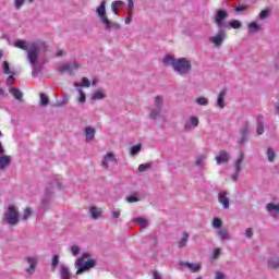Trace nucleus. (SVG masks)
Wrapping results in <instances>:
<instances>
[{
  "mask_svg": "<svg viewBox=\"0 0 279 279\" xmlns=\"http://www.w3.org/2000/svg\"><path fill=\"white\" fill-rule=\"evenodd\" d=\"M25 3H34V0H14V5L16 10H21Z\"/></svg>",
  "mask_w": 279,
  "mask_h": 279,
  "instance_id": "37",
  "label": "nucleus"
},
{
  "mask_svg": "<svg viewBox=\"0 0 279 279\" xmlns=\"http://www.w3.org/2000/svg\"><path fill=\"white\" fill-rule=\"evenodd\" d=\"M228 95V89H221L218 93L217 100H216V108L219 110H223L226 108V96Z\"/></svg>",
  "mask_w": 279,
  "mask_h": 279,
  "instance_id": "15",
  "label": "nucleus"
},
{
  "mask_svg": "<svg viewBox=\"0 0 279 279\" xmlns=\"http://www.w3.org/2000/svg\"><path fill=\"white\" fill-rule=\"evenodd\" d=\"M189 238H190L189 233L184 232L182 234V238L178 241L179 250H184V247H186V245H189Z\"/></svg>",
  "mask_w": 279,
  "mask_h": 279,
  "instance_id": "28",
  "label": "nucleus"
},
{
  "mask_svg": "<svg viewBox=\"0 0 279 279\" xmlns=\"http://www.w3.org/2000/svg\"><path fill=\"white\" fill-rule=\"evenodd\" d=\"M96 14L104 26L105 32H119L121 31V24L108 19V13L106 12V0H102L100 5L96 8Z\"/></svg>",
  "mask_w": 279,
  "mask_h": 279,
  "instance_id": "3",
  "label": "nucleus"
},
{
  "mask_svg": "<svg viewBox=\"0 0 279 279\" xmlns=\"http://www.w3.org/2000/svg\"><path fill=\"white\" fill-rule=\"evenodd\" d=\"M102 213H104V209L99 207H95V206L89 207V215L92 219H95V220L99 219Z\"/></svg>",
  "mask_w": 279,
  "mask_h": 279,
  "instance_id": "26",
  "label": "nucleus"
},
{
  "mask_svg": "<svg viewBox=\"0 0 279 279\" xmlns=\"http://www.w3.org/2000/svg\"><path fill=\"white\" fill-rule=\"evenodd\" d=\"M40 106H49V98L45 94H40Z\"/></svg>",
  "mask_w": 279,
  "mask_h": 279,
  "instance_id": "47",
  "label": "nucleus"
},
{
  "mask_svg": "<svg viewBox=\"0 0 279 279\" xmlns=\"http://www.w3.org/2000/svg\"><path fill=\"white\" fill-rule=\"evenodd\" d=\"M133 223H137L142 230H145L149 226L147 219L144 218H134Z\"/></svg>",
  "mask_w": 279,
  "mask_h": 279,
  "instance_id": "32",
  "label": "nucleus"
},
{
  "mask_svg": "<svg viewBox=\"0 0 279 279\" xmlns=\"http://www.w3.org/2000/svg\"><path fill=\"white\" fill-rule=\"evenodd\" d=\"M111 12H112V14H114L116 16L119 15V11H117V8L111 7Z\"/></svg>",
  "mask_w": 279,
  "mask_h": 279,
  "instance_id": "62",
  "label": "nucleus"
},
{
  "mask_svg": "<svg viewBox=\"0 0 279 279\" xmlns=\"http://www.w3.org/2000/svg\"><path fill=\"white\" fill-rule=\"evenodd\" d=\"M162 62L165 66H171L174 73L181 76L189 75L193 71V64L189 58L175 59L174 57L166 56Z\"/></svg>",
  "mask_w": 279,
  "mask_h": 279,
  "instance_id": "2",
  "label": "nucleus"
},
{
  "mask_svg": "<svg viewBox=\"0 0 279 279\" xmlns=\"http://www.w3.org/2000/svg\"><path fill=\"white\" fill-rule=\"evenodd\" d=\"M221 256V248H215L211 255L213 260H217Z\"/></svg>",
  "mask_w": 279,
  "mask_h": 279,
  "instance_id": "49",
  "label": "nucleus"
},
{
  "mask_svg": "<svg viewBox=\"0 0 279 279\" xmlns=\"http://www.w3.org/2000/svg\"><path fill=\"white\" fill-rule=\"evenodd\" d=\"M215 160L217 165H228L230 162V153L228 150H220Z\"/></svg>",
  "mask_w": 279,
  "mask_h": 279,
  "instance_id": "14",
  "label": "nucleus"
},
{
  "mask_svg": "<svg viewBox=\"0 0 279 279\" xmlns=\"http://www.w3.org/2000/svg\"><path fill=\"white\" fill-rule=\"evenodd\" d=\"M180 266L187 267V269H191L193 271V274H195L202 269V264H191V263H186V262H181Z\"/></svg>",
  "mask_w": 279,
  "mask_h": 279,
  "instance_id": "24",
  "label": "nucleus"
},
{
  "mask_svg": "<svg viewBox=\"0 0 279 279\" xmlns=\"http://www.w3.org/2000/svg\"><path fill=\"white\" fill-rule=\"evenodd\" d=\"M110 162H117V155L113 151L106 153L100 161L102 169H110Z\"/></svg>",
  "mask_w": 279,
  "mask_h": 279,
  "instance_id": "9",
  "label": "nucleus"
},
{
  "mask_svg": "<svg viewBox=\"0 0 279 279\" xmlns=\"http://www.w3.org/2000/svg\"><path fill=\"white\" fill-rule=\"evenodd\" d=\"M92 101H101V99H106V90L97 89L90 96Z\"/></svg>",
  "mask_w": 279,
  "mask_h": 279,
  "instance_id": "21",
  "label": "nucleus"
},
{
  "mask_svg": "<svg viewBox=\"0 0 279 279\" xmlns=\"http://www.w3.org/2000/svg\"><path fill=\"white\" fill-rule=\"evenodd\" d=\"M124 23L125 25H130V23H132V13H130V15L125 17Z\"/></svg>",
  "mask_w": 279,
  "mask_h": 279,
  "instance_id": "61",
  "label": "nucleus"
},
{
  "mask_svg": "<svg viewBox=\"0 0 279 279\" xmlns=\"http://www.w3.org/2000/svg\"><path fill=\"white\" fill-rule=\"evenodd\" d=\"M269 9H265L259 13L260 21H265V19L269 17Z\"/></svg>",
  "mask_w": 279,
  "mask_h": 279,
  "instance_id": "48",
  "label": "nucleus"
},
{
  "mask_svg": "<svg viewBox=\"0 0 279 279\" xmlns=\"http://www.w3.org/2000/svg\"><path fill=\"white\" fill-rule=\"evenodd\" d=\"M142 149H143L142 144L134 145L130 148V155L131 156H138V154H141Z\"/></svg>",
  "mask_w": 279,
  "mask_h": 279,
  "instance_id": "35",
  "label": "nucleus"
},
{
  "mask_svg": "<svg viewBox=\"0 0 279 279\" xmlns=\"http://www.w3.org/2000/svg\"><path fill=\"white\" fill-rule=\"evenodd\" d=\"M241 22H239V20H234V21H231L229 22V26L232 28V29H241Z\"/></svg>",
  "mask_w": 279,
  "mask_h": 279,
  "instance_id": "45",
  "label": "nucleus"
},
{
  "mask_svg": "<svg viewBox=\"0 0 279 279\" xmlns=\"http://www.w3.org/2000/svg\"><path fill=\"white\" fill-rule=\"evenodd\" d=\"M266 156L268 162H276V150H274L271 147H268L266 150Z\"/></svg>",
  "mask_w": 279,
  "mask_h": 279,
  "instance_id": "34",
  "label": "nucleus"
},
{
  "mask_svg": "<svg viewBox=\"0 0 279 279\" xmlns=\"http://www.w3.org/2000/svg\"><path fill=\"white\" fill-rule=\"evenodd\" d=\"M71 252H72V255H73V256H78V255H80V246L73 245V246L71 247Z\"/></svg>",
  "mask_w": 279,
  "mask_h": 279,
  "instance_id": "52",
  "label": "nucleus"
},
{
  "mask_svg": "<svg viewBox=\"0 0 279 279\" xmlns=\"http://www.w3.org/2000/svg\"><path fill=\"white\" fill-rule=\"evenodd\" d=\"M226 19H228V12L226 10L219 9L216 11L214 23L219 29H223V21H226Z\"/></svg>",
  "mask_w": 279,
  "mask_h": 279,
  "instance_id": "10",
  "label": "nucleus"
},
{
  "mask_svg": "<svg viewBox=\"0 0 279 279\" xmlns=\"http://www.w3.org/2000/svg\"><path fill=\"white\" fill-rule=\"evenodd\" d=\"M13 47L27 52V60L33 69L32 75L33 77H38V73L43 71V68L38 65V53L43 49H47V43L43 40L27 41L25 39H17L13 43Z\"/></svg>",
  "mask_w": 279,
  "mask_h": 279,
  "instance_id": "1",
  "label": "nucleus"
},
{
  "mask_svg": "<svg viewBox=\"0 0 279 279\" xmlns=\"http://www.w3.org/2000/svg\"><path fill=\"white\" fill-rule=\"evenodd\" d=\"M250 134V124H244L240 130V143L243 145L247 143V135Z\"/></svg>",
  "mask_w": 279,
  "mask_h": 279,
  "instance_id": "18",
  "label": "nucleus"
},
{
  "mask_svg": "<svg viewBox=\"0 0 279 279\" xmlns=\"http://www.w3.org/2000/svg\"><path fill=\"white\" fill-rule=\"evenodd\" d=\"M162 106H165V97L163 96H156L154 98V108L162 110Z\"/></svg>",
  "mask_w": 279,
  "mask_h": 279,
  "instance_id": "29",
  "label": "nucleus"
},
{
  "mask_svg": "<svg viewBox=\"0 0 279 279\" xmlns=\"http://www.w3.org/2000/svg\"><path fill=\"white\" fill-rule=\"evenodd\" d=\"M215 279H226V274L221 271H216Z\"/></svg>",
  "mask_w": 279,
  "mask_h": 279,
  "instance_id": "57",
  "label": "nucleus"
},
{
  "mask_svg": "<svg viewBox=\"0 0 279 279\" xmlns=\"http://www.w3.org/2000/svg\"><path fill=\"white\" fill-rule=\"evenodd\" d=\"M221 226H223V222L219 218L213 219V228H216L217 230H221Z\"/></svg>",
  "mask_w": 279,
  "mask_h": 279,
  "instance_id": "42",
  "label": "nucleus"
},
{
  "mask_svg": "<svg viewBox=\"0 0 279 279\" xmlns=\"http://www.w3.org/2000/svg\"><path fill=\"white\" fill-rule=\"evenodd\" d=\"M226 38H228L226 31H223V28H220V31L215 36L209 37V43H211L214 47H221Z\"/></svg>",
  "mask_w": 279,
  "mask_h": 279,
  "instance_id": "7",
  "label": "nucleus"
},
{
  "mask_svg": "<svg viewBox=\"0 0 279 279\" xmlns=\"http://www.w3.org/2000/svg\"><path fill=\"white\" fill-rule=\"evenodd\" d=\"M14 80H16L14 75L10 74V76L7 78L8 86H12V84H14Z\"/></svg>",
  "mask_w": 279,
  "mask_h": 279,
  "instance_id": "56",
  "label": "nucleus"
},
{
  "mask_svg": "<svg viewBox=\"0 0 279 279\" xmlns=\"http://www.w3.org/2000/svg\"><path fill=\"white\" fill-rule=\"evenodd\" d=\"M128 12H134V0H128Z\"/></svg>",
  "mask_w": 279,
  "mask_h": 279,
  "instance_id": "53",
  "label": "nucleus"
},
{
  "mask_svg": "<svg viewBox=\"0 0 279 279\" xmlns=\"http://www.w3.org/2000/svg\"><path fill=\"white\" fill-rule=\"evenodd\" d=\"M2 69L5 75H16V72L14 71V69H10V63L8 61H4L2 63Z\"/></svg>",
  "mask_w": 279,
  "mask_h": 279,
  "instance_id": "31",
  "label": "nucleus"
},
{
  "mask_svg": "<svg viewBox=\"0 0 279 279\" xmlns=\"http://www.w3.org/2000/svg\"><path fill=\"white\" fill-rule=\"evenodd\" d=\"M266 210L268 213H279V204L268 203L266 205Z\"/></svg>",
  "mask_w": 279,
  "mask_h": 279,
  "instance_id": "36",
  "label": "nucleus"
},
{
  "mask_svg": "<svg viewBox=\"0 0 279 279\" xmlns=\"http://www.w3.org/2000/svg\"><path fill=\"white\" fill-rule=\"evenodd\" d=\"M151 169V163H142L138 166L140 173H145V171H149Z\"/></svg>",
  "mask_w": 279,
  "mask_h": 279,
  "instance_id": "41",
  "label": "nucleus"
},
{
  "mask_svg": "<svg viewBox=\"0 0 279 279\" xmlns=\"http://www.w3.org/2000/svg\"><path fill=\"white\" fill-rule=\"evenodd\" d=\"M59 274L61 279H71V269L64 265L60 266Z\"/></svg>",
  "mask_w": 279,
  "mask_h": 279,
  "instance_id": "27",
  "label": "nucleus"
},
{
  "mask_svg": "<svg viewBox=\"0 0 279 279\" xmlns=\"http://www.w3.org/2000/svg\"><path fill=\"white\" fill-rule=\"evenodd\" d=\"M195 104H197L198 106H208L210 104V100H208V98L206 97H198L196 98Z\"/></svg>",
  "mask_w": 279,
  "mask_h": 279,
  "instance_id": "38",
  "label": "nucleus"
},
{
  "mask_svg": "<svg viewBox=\"0 0 279 279\" xmlns=\"http://www.w3.org/2000/svg\"><path fill=\"white\" fill-rule=\"evenodd\" d=\"M32 215H34V211L32 210V208H26V209H24L22 219L24 221H27L28 218L32 217Z\"/></svg>",
  "mask_w": 279,
  "mask_h": 279,
  "instance_id": "43",
  "label": "nucleus"
},
{
  "mask_svg": "<svg viewBox=\"0 0 279 279\" xmlns=\"http://www.w3.org/2000/svg\"><path fill=\"white\" fill-rule=\"evenodd\" d=\"M9 93H10L11 95H13L14 98L17 99L19 101H21V100L23 99V92L20 90L19 88H16V87H11V88L9 89Z\"/></svg>",
  "mask_w": 279,
  "mask_h": 279,
  "instance_id": "30",
  "label": "nucleus"
},
{
  "mask_svg": "<svg viewBox=\"0 0 279 279\" xmlns=\"http://www.w3.org/2000/svg\"><path fill=\"white\" fill-rule=\"evenodd\" d=\"M62 56H64V51L59 50V51L57 52V57L60 58V57H62Z\"/></svg>",
  "mask_w": 279,
  "mask_h": 279,
  "instance_id": "63",
  "label": "nucleus"
},
{
  "mask_svg": "<svg viewBox=\"0 0 279 279\" xmlns=\"http://www.w3.org/2000/svg\"><path fill=\"white\" fill-rule=\"evenodd\" d=\"M126 202H129V204H134L135 202H138V198L136 196H130L126 198Z\"/></svg>",
  "mask_w": 279,
  "mask_h": 279,
  "instance_id": "58",
  "label": "nucleus"
},
{
  "mask_svg": "<svg viewBox=\"0 0 279 279\" xmlns=\"http://www.w3.org/2000/svg\"><path fill=\"white\" fill-rule=\"evenodd\" d=\"M12 157L10 155H0V171L5 170V167H10Z\"/></svg>",
  "mask_w": 279,
  "mask_h": 279,
  "instance_id": "19",
  "label": "nucleus"
},
{
  "mask_svg": "<svg viewBox=\"0 0 279 279\" xmlns=\"http://www.w3.org/2000/svg\"><path fill=\"white\" fill-rule=\"evenodd\" d=\"M95 134H96L95 128L86 126L85 137L87 143H93V141H95Z\"/></svg>",
  "mask_w": 279,
  "mask_h": 279,
  "instance_id": "22",
  "label": "nucleus"
},
{
  "mask_svg": "<svg viewBox=\"0 0 279 279\" xmlns=\"http://www.w3.org/2000/svg\"><path fill=\"white\" fill-rule=\"evenodd\" d=\"M269 269H279V257L274 255L267 259Z\"/></svg>",
  "mask_w": 279,
  "mask_h": 279,
  "instance_id": "25",
  "label": "nucleus"
},
{
  "mask_svg": "<svg viewBox=\"0 0 279 279\" xmlns=\"http://www.w3.org/2000/svg\"><path fill=\"white\" fill-rule=\"evenodd\" d=\"M85 258H90L89 253H83L81 257H78L74 265L76 267V276H82L88 269H93L97 266V262L95 259L84 260Z\"/></svg>",
  "mask_w": 279,
  "mask_h": 279,
  "instance_id": "4",
  "label": "nucleus"
},
{
  "mask_svg": "<svg viewBox=\"0 0 279 279\" xmlns=\"http://www.w3.org/2000/svg\"><path fill=\"white\" fill-rule=\"evenodd\" d=\"M77 93L80 95L77 98L78 104H86V94H84V90L78 89Z\"/></svg>",
  "mask_w": 279,
  "mask_h": 279,
  "instance_id": "44",
  "label": "nucleus"
},
{
  "mask_svg": "<svg viewBox=\"0 0 279 279\" xmlns=\"http://www.w3.org/2000/svg\"><path fill=\"white\" fill-rule=\"evenodd\" d=\"M75 88H90V81L86 77L82 78V83H74Z\"/></svg>",
  "mask_w": 279,
  "mask_h": 279,
  "instance_id": "33",
  "label": "nucleus"
},
{
  "mask_svg": "<svg viewBox=\"0 0 279 279\" xmlns=\"http://www.w3.org/2000/svg\"><path fill=\"white\" fill-rule=\"evenodd\" d=\"M25 262L27 263L28 267H26L25 271L26 274H35L36 266L38 265V257L36 256H27L25 257Z\"/></svg>",
  "mask_w": 279,
  "mask_h": 279,
  "instance_id": "11",
  "label": "nucleus"
},
{
  "mask_svg": "<svg viewBox=\"0 0 279 279\" xmlns=\"http://www.w3.org/2000/svg\"><path fill=\"white\" fill-rule=\"evenodd\" d=\"M123 5H125V3L121 0H116L111 3V8H116V9L123 8Z\"/></svg>",
  "mask_w": 279,
  "mask_h": 279,
  "instance_id": "50",
  "label": "nucleus"
},
{
  "mask_svg": "<svg viewBox=\"0 0 279 279\" xmlns=\"http://www.w3.org/2000/svg\"><path fill=\"white\" fill-rule=\"evenodd\" d=\"M153 278L154 279H162V275H160V272H158V270H154L153 271Z\"/></svg>",
  "mask_w": 279,
  "mask_h": 279,
  "instance_id": "59",
  "label": "nucleus"
},
{
  "mask_svg": "<svg viewBox=\"0 0 279 279\" xmlns=\"http://www.w3.org/2000/svg\"><path fill=\"white\" fill-rule=\"evenodd\" d=\"M58 189L59 191H62L64 189V185L60 181H52L50 186L46 187L45 195L47 198L51 197L53 195V190Z\"/></svg>",
  "mask_w": 279,
  "mask_h": 279,
  "instance_id": "16",
  "label": "nucleus"
},
{
  "mask_svg": "<svg viewBox=\"0 0 279 279\" xmlns=\"http://www.w3.org/2000/svg\"><path fill=\"white\" fill-rule=\"evenodd\" d=\"M198 125H199V118L192 116L185 120L184 131L191 132L192 130H195V128H198Z\"/></svg>",
  "mask_w": 279,
  "mask_h": 279,
  "instance_id": "12",
  "label": "nucleus"
},
{
  "mask_svg": "<svg viewBox=\"0 0 279 279\" xmlns=\"http://www.w3.org/2000/svg\"><path fill=\"white\" fill-rule=\"evenodd\" d=\"M257 134H265V125L263 124V117H258Z\"/></svg>",
  "mask_w": 279,
  "mask_h": 279,
  "instance_id": "39",
  "label": "nucleus"
},
{
  "mask_svg": "<svg viewBox=\"0 0 279 279\" xmlns=\"http://www.w3.org/2000/svg\"><path fill=\"white\" fill-rule=\"evenodd\" d=\"M60 263V256L58 255H54L52 257V264H51V267H52V271H56V268L58 267V264Z\"/></svg>",
  "mask_w": 279,
  "mask_h": 279,
  "instance_id": "46",
  "label": "nucleus"
},
{
  "mask_svg": "<svg viewBox=\"0 0 279 279\" xmlns=\"http://www.w3.org/2000/svg\"><path fill=\"white\" fill-rule=\"evenodd\" d=\"M160 114H162V109H158L156 107H148V119H150L151 121L160 119Z\"/></svg>",
  "mask_w": 279,
  "mask_h": 279,
  "instance_id": "17",
  "label": "nucleus"
},
{
  "mask_svg": "<svg viewBox=\"0 0 279 279\" xmlns=\"http://www.w3.org/2000/svg\"><path fill=\"white\" fill-rule=\"evenodd\" d=\"M80 69V62L77 61H72L70 63H64L59 68V73H69V75H73L75 71Z\"/></svg>",
  "mask_w": 279,
  "mask_h": 279,
  "instance_id": "8",
  "label": "nucleus"
},
{
  "mask_svg": "<svg viewBox=\"0 0 279 279\" xmlns=\"http://www.w3.org/2000/svg\"><path fill=\"white\" fill-rule=\"evenodd\" d=\"M206 160H208V154L198 155L195 161L196 167L204 169V167H206Z\"/></svg>",
  "mask_w": 279,
  "mask_h": 279,
  "instance_id": "23",
  "label": "nucleus"
},
{
  "mask_svg": "<svg viewBox=\"0 0 279 279\" xmlns=\"http://www.w3.org/2000/svg\"><path fill=\"white\" fill-rule=\"evenodd\" d=\"M243 162H245V154L240 153L233 162L235 169L234 174H232L231 177L233 182H236V180H239V173L243 171Z\"/></svg>",
  "mask_w": 279,
  "mask_h": 279,
  "instance_id": "6",
  "label": "nucleus"
},
{
  "mask_svg": "<svg viewBox=\"0 0 279 279\" xmlns=\"http://www.w3.org/2000/svg\"><path fill=\"white\" fill-rule=\"evenodd\" d=\"M245 10H247V5L239 4L235 8V12H245Z\"/></svg>",
  "mask_w": 279,
  "mask_h": 279,
  "instance_id": "55",
  "label": "nucleus"
},
{
  "mask_svg": "<svg viewBox=\"0 0 279 279\" xmlns=\"http://www.w3.org/2000/svg\"><path fill=\"white\" fill-rule=\"evenodd\" d=\"M248 29L250 32H252L253 34L258 33V31L260 29V27L258 26V23L256 22H252L248 24Z\"/></svg>",
  "mask_w": 279,
  "mask_h": 279,
  "instance_id": "40",
  "label": "nucleus"
},
{
  "mask_svg": "<svg viewBox=\"0 0 279 279\" xmlns=\"http://www.w3.org/2000/svg\"><path fill=\"white\" fill-rule=\"evenodd\" d=\"M113 219H119L121 217V209H114L112 211Z\"/></svg>",
  "mask_w": 279,
  "mask_h": 279,
  "instance_id": "54",
  "label": "nucleus"
},
{
  "mask_svg": "<svg viewBox=\"0 0 279 279\" xmlns=\"http://www.w3.org/2000/svg\"><path fill=\"white\" fill-rule=\"evenodd\" d=\"M275 60H276V62H279V51L276 53Z\"/></svg>",
  "mask_w": 279,
  "mask_h": 279,
  "instance_id": "64",
  "label": "nucleus"
},
{
  "mask_svg": "<svg viewBox=\"0 0 279 279\" xmlns=\"http://www.w3.org/2000/svg\"><path fill=\"white\" fill-rule=\"evenodd\" d=\"M230 193H228L227 191H220L218 193V202L219 204H221L222 208L225 210H228V208H230Z\"/></svg>",
  "mask_w": 279,
  "mask_h": 279,
  "instance_id": "13",
  "label": "nucleus"
},
{
  "mask_svg": "<svg viewBox=\"0 0 279 279\" xmlns=\"http://www.w3.org/2000/svg\"><path fill=\"white\" fill-rule=\"evenodd\" d=\"M2 221L8 226H19V222L21 221V214L19 213V207L14 205H9L3 213Z\"/></svg>",
  "mask_w": 279,
  "mask_h": 279,
  "instance_id": "5",
  "label": "nucleus"
},
{
  "mask_svg": "<svg viewBox=\"0 0 279 279\" xmlns=\"http://www.w3.org/2000/svg\"><path fill=\"white\" fill-rule=\"evenodd\" d=\"M41 208L44 210H47V208H49V203L47 202V199H43L41 201Z\"/></svg>",
  "mask_w": 279,
  "mask_h": 279,
  "instance_id": "60",
  "label": "nucleus"
},
{
  "mask_svg": "<svg viewBox=\"0 0 279 279\" xmlns=\"http://www.w3.org/2000/svg\"><path fill=\"white\" fill-rule=\"evenodd\" d=\"M217 236H219L220 241H230L232 239L230 231L226 228L218 229Z\"/></svg>",
  "mask_w": 279,
  "mask_h": 279,
  "instance_id": "20",
  "label": "nucleus"
},
{
  "mask_svg": "<svg viewBox=\"0 0 279 279\" xmlns=\"http://www.w3.org/2000/svg\"><path fill=\"white\" fill-rule=\"evenodd\" d=\"M246 239H252L254 236V229L247 228L244 233Z\"/></svg>",
  "mask_w": 279,
  "mask_h": 279,
  "instance_id": "51",
  "label": "nucleus"
}]
</instances>
